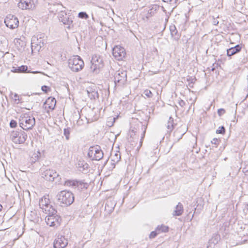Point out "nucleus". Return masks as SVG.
<instances>
[{"instance_id":"nucleus-9","label":"nucleus","mask_w":248,"mask_h":248,"mask_svg":"<svg viewBox=\"0 0 248 248\" xmlns=\"http://www.w3.org/2000/svg\"><path fill=\"white\" fill-rule=\"evenodd\" d=\"M59 20L60 22H62L64 25H67V28L70 29L71 26H72L73 17L67 14L64 11H60L58 16Z\"/></svg>"},{"instance_id":"nucleus-43","label":"nucleus","mask_w":248,"mask_h":248,"mask_svg":"<svg viewBox=\"0 0 248 248\" xmlns=\"http://www.w3.org/2000/svg\"><path fill=\"white\" fill-rule=\"evenodd\" d=\"M145 131H144L143 132V134H142V136L141 138V139H140V144H139V146L137 147V149L138 150L140 148V147L142 145V140L144 138V134H145Z\"/></svg>"},{"instance_id":"nucleus-16","label":"nucleus","mask_w":248,"mask_h":248,"mask_svg":"<svg viewBox=\"0 0 248 248\" xmlns=\"http://www.w3.org/2000/svg\"><path fill=\"white\" fill-rule=\"evenodd\" d=\"M159 7V5L157 4H152L149 6L146 18H149L153 16L158 11Z\"/></svg>"},{"instance_id":"nucleus-27","label":"nucleus","mask_w":248,"mask_h":248,"mask_svg":"<svg viewBox=\"0 0 248 248\" xmlns=\"http://www.w3.org/2000/svg\"><path fill=\"white\" fill-rule=\"evenodd\" d=\"M78 182L76 180H67L64 183V186H78Z\"/></svg>"},{"instance_id":"nucleus-34","label":"nucleus","mask_w":248,"mask_h":248,"mask_svg":"<svg viewBox=\"0 0 248 248\" xmlns=\"http://www.w3.org/2000/svg\"><path fill=\"white\" fill-rule=\"evenodd\" d=\"M143 94L148 98H151L153 96V93L150 90L146 89L144 92Z\"/></svg>"},{"instance_id":"nucleus-41","label":"nucleus","mask_w":248,"mask_h":248,"mask_svg":"<svg viewBox=\"0 0 248 248\" xmlns=\"http://www.w3.org/2000/svg\"><path fill=\"white\" fill-rule=\"evenodd\" d=\"M187 80L189 82V83L193 84L195 82L196 79L195 78H192L191 77L187 78Z\"/></svg>"},{"instance_id":"nucleus-3","label":"nucleus","mask_w":248,"mask_h":248,"mask_svg":"<svg viewBox=\"0 0 248 248\" xmlns=\"http://www.w3.org/2000/svg\"><path fill=\"white\" fill-rule=\"evenodd\" d=\"M90 66L91 71L94 74H98L101 69L104 67V62L103 58L98 55H94L92 57L91 61Z\"/></svg>"},{"instance_id":"nucleus-1","label":"nucleus","mask_w":248,"mask_h":248,"mask_svg":"<svg viewBox=\"0 0 248 248\" xmlns=\"http://www.w3.org/2000/svg\"><path fill=\"white\" fill-rule=\"evenodd\" d=\"M20 126L25 130L31 129L35 124V119L27 114H23L19 118Z\"/></svg>"},{"instance_id":"nucleus-38","label":"nucleus","mask_w":248,"mask_h":248,"mask_svg":"<svg viewBox=\"0 0 248 248\" xmlns=\"http://www.w3.org/2000/svg\"><path fill=\"white\" fill-rule=\"evenodd\" d=\"M165 2L170 3L171 4H175L178 0H162Z\"/></svg>"},{"instance_id":"nucleus-22","label":"nucleus","mask_w":248,"mask_h":248,"mask_svg":"<svg viewBox=\"0 0 248 248\" xmlns=\"http://www.w3.org/2000/svg\"><path fill=\"white\" fill-rule=\"evenodd\" d=\"M116 205L115 201L111 199L108 200L105 205L106 210H108L109 212H112Z\"/></svg>"},{"instance_id":"nucleus-51","label":"nucleus","mask_w":248,"mask_h":248,"mask_svg":"<svg viewBox=\"0 0 248 248\" xmlns=\"http://www.w3.org/2000/svg\"><path fill=\"white\" fill-rule=\"evenodd\" d=\"M183 135H181V137L178 139V140H179L180 139L182 138Z\"/></svg>"},{"instance_id":"nucleus-26","label":"nucleus","mask_w":248,"mask_h":248,"mask_svg":"<svg viewBox=\"0 0 248 248\" xmlns=\"http://www.w3.org/2000/svg\"><path fill=\"white\" fill-rule=\"evenodd\" d=\"M156 229L157 231H158V232H159V233L161 232H166L169 231V227L163 224L161 225H158L156 227Z\"/></svg>"},{"instance_id":"nucleus-40","label":"nucleus","mask_w":248,"mask_h":248,"mask_svg":"<svg viewBox=\"0 0 248 248\" xmlns=\"http://www.w3.org/2000/svg\"><path fill=\"white\" fill-rule=\"evenodd\" d=\"M41 89L44 92L46 93L49 90V88L47 86L44 85L42 86Z\"/></svg>"},{"instance_id":"nucleus-54","label":"nucleus","mask_w":248,"mask_h":248,"mask_svg":"<svg viewBox=\"0 0 248 248\" xmlns=\"http://www.w3.org/2000/svg\"><path fill=\"white\" fill-rule=\"evenodd\" d=\"M2 207V206L0 204V211L1 210Z\"/></svg>"},{"instance_id":"nucleus-53","label":"nucleus","mask_w":248,"mask_h":248,"mask_svg":"<svg viewBox=\"0 0 248 248\" xmlns=\"http://www.w3.org/2000/svg\"><path fill=\"white\" fill-rule=\"evenodd\" d=\"M31 73H38V72L37 71H34V72H32Z\"/></svg>"},{"instance_id":"nucleus-45","label":"nucleus","mask_w":248,"mask_h":248,"mask_svg":"<svg viewBox=\"0 0 248 248\" xmlns=\"http://www.w3.org/2000/svg\"><path fill=\"white\" fill-rule=\"evenodd\" d=\"M219 237L218 235H216L214 237H212V240H213L214 243H215V240L216 241V242L217 243Z\"/></svg>"},{"instance_id":"nucleus-32","label":"nucleus","mask_w":248,"mask_h":248,"mask_svg":"<svg viewBox=\"0 0 248 248\" xmlns=\"http://www.w3.org/2000/svg\"><path fill=\"white\" fill-rule=\"evenodd\" d=\"M216 133L217 134H224L225 133V128L223 126H219L218 129L217 130Z\"/></svg>"},{"instance_id":"nucleus-44","label":"nucleus","mask_w":248,"mask_h":248,"mask_svg":"<svg viewBox=\"0 0 248 248\" xmlns=\"http://www.w3.org/2000/svg\"><path fill=\"white\" fill-rule=\"evenodd\" d=\"M178 104L181 107H184L186 105V102L182 99L179 101Z\"/></svg>"},{"instance_id":"nucleus-52","label":"nucleus","mask_w":248,"mask_h":248,"mask_svg":"<svg viewBox=\"0 0 248 248\" xmlns=\"http://www.w3.org/2000/svg\"><path fill=\"white\" fill-rule=\"evenodd\" d=\"M215 68H212V69H211V70H212V71H214L215 70Z\"/></svg>"},{"instance_id":"nucleus-50","label":"nucleus","mask_w":248,"mask_h":248,"mask_svg":"<svg viewBox=\"0 0 248 248\" xmlns=\"http://www.w3.org/2000/svg\"><path fill=\"white\" fill-rule=\"evenodd\" d=\"M218 21H215L214 22V24L215 25H217L218 24Z\"/></svg>"},{"instance_id":"nucleus-11","label":"nucleus","mask_w":248,"mask_h":248,"mask_svg":"<svg viewBox=\"0 0 248 248\" xmlns=\"http://www.w3.org/2000/svg\"><path fill=\"white\" fill-rule=\"evenodd\" d=\"M40 207L42 208L46 214H50V211L52 210V206L50 205L49 199L48 196H44L39 200V203Z\"/></svg>"},{"instance_id":"nucleus-57","label":"nucleus","mask_w":248,"mask_h":248,"mask_svg":"<svg viewBox=\"0 0 248 248\" xmlns=\"http://www.w3.org/2000/svg\"><path fill=\"white\" fill-rule=\"evenodd\" d=\"M113 1H114L115 0H112Z\"/></svg>"},{"instance_id":"nucleus-39","label":"nucleus","mask_w":248,"mask_h":248,"mask_svg":"<svg viewBox=\"0 0 248 248\" xmlns=\"http://www.w3.org/2000/svg\"><path fill=\"white\" fill-rule=\"evenodd\" d=\"M225 113V110L224 108H219L217 110V113L219 116H222Z\"/></svg>"},{"instance_id":"nucleus-36","label":"nucleus","mask_w":248,"mask_h":248,"mask_svg":"<svg viewBox=\"0 0 248 248\" xmlns=\"http://www.w3.org/2000/svg\"><path fill=\"white\" fill-rule=\"evenodd\" d=\"M157 234H159V232H158V231H157V229L156 228L155 231L151 232L149 237L150 238H155L157 235Z\"/></svg>"},{"instance_id":"nucleus-47","label":"nucleus","mask_w":248,"mask_h":248,"mask_svg":"<svg viewBox=\"0 0 248 248\" xmlns=\"http://www.w3.org/2000/svg\"><path fill=\"white\" fill-rule=\"evenodd\" d=\"M17 68H18V67H13L11 71L15 73H18Z\"/></svg>"},{"instance_id":"nucleus-49","label":"nucleus","mask_w":248,"mask_h":248,"mask_svg":"<svg viewBox=\"0 0 248 248\" xmlns=\"http://www.w3.org/2000/svg\"><path fill=\"white\" fill-rule=\"evenodd\" d=\"M161 9H162V11H163L164 12L166 13V10L165 9V8H164V7L161 6Z\"/></svg>"},{"instance_id":"nucleus-35","label":"nucleus","mask_w":248,"mask_h":248,"mask_svg":"<svg viewBox=\"0 0 248 248\" xmlns=\"http://www.w3.org/2000/svg\"><path fill=\"white\" fill-rule=\"evenodd\" d=\"M78 17L81 18L87 19L89 17V16L86 13L81 12L78 13Z\"/></svg>"},{"instance_id":"nucleus-13","label":"nucleus","mask_w":248,"mask_h":248,"mask_svg":"<svg viewBox=\"0 0 248 248\" xmlns=\"http://www.w3.org/2000/svg\"><path fill=\"white\" fill-rule=\"evenodd\" d=\"M112 54L116 59L121 61L125 57L126 52L124 47L116 46L112 49Z\"/></svg>"},{"instance_id":"nucleus-15","label":"nucleus","mask_w":248,"mask_h":248,"mask_svg":"<svg viewBox=\"0 0 248 248\" xmlns=\"http://www.w3.org/2000/svg\"><path fill=\"white\" fill-rule=\"evenodd\" d=\"M41 36V35H40ZM44 40L42 38L41 36H33L31 39V46L36 47L38 50L44 46L45 44Z\"/></svg>"},{"instance_id":"nucleus-31","label":"nucleus","mask_w":248,"mask_h":248,"mask_svg":"<svg viewBox=\"0 0 248 248\" xmlns=\"http://www.w3.org/2000/svg\"><path fill=\"white\" fill-rule=\"evenodd\" d=\"M121 159V155L119 153L115 154L114 155L112 156V161L115 162H118Z\"/></svg>"},{"instance_id":"nucleus-30","label":"nucleus","mask_w":248,"mask_h":248,"mask_svg":"<svg viewBox=\"0 0 248 248\" xmlns=\"http://www.w3.org/2000/svg\"><path fill=\"white\" fill-rule=\"evenodd\" d=\"M20 133V132H19L18 131H13L11 132L10 137L11 140L14 142L15 140H16V139L17 138V136L19 135V134Z\"/></svg>"},{"instance_id":"nucleus-14","label":"nucleus","mask_w":248,"mask_h":248,"mask_svg":"<svg viewBox=\"0 0 248 248\" xmlns=\"http://www.w3.org/2000/svg\"><path fill=\"white\" fill-rule=\"evenodd\" d=\"M18 7L22 10H29L34 7L33 0H19Z\"/></svg>"},{"instance_id":"nucleus-48","label":"nucleus","mask_w":248,"mask_h":248,"mask_svg":"<svg viewBox=\"0 0 248 248\" xmlns=\"http://www.w3.org/2000/svg\"><path fill=\"white\" fill-rule=\"evenodd\" d=\"M188 86L190 88H193V84L191 83H188Z\"/></svg>"},{"instance_id":"nucleus-25","label":"nucleus","mask_w":248,"mask_h":248,"mask_svg":"<svg viewBox=\"0 0 248 248\" xmlns=\"http://www.w3.org/2000/svg\"><path fill=\"white\" fill-rule=\"evenodd\" d=\"M137 131H135L134 129L130 130L129 132L130 139H132L133 142H136V143H137V142L139 141V136H137Z\"/></svg>"},{"instance_id":"nucleus-28","label":"nucleus","mask_w":248,"mask_h":248,"mask_svg":"<svg viewBox=\"0 0 248 248\" xmlns=\"http://www.w3.org/2000/svg\"><path fill=\"white\" fill-rule=\"evenodd\" d=\"M87 92L88 96L91 99H95L96 97H98L97 92L95 91H89V90H87Z\"/></svg>"},{"instance_id":"nucleus-8","label":"nucleus","mask_w":248,"mask_h":248,"mask_svg":"<svg viewBox=\"0 0 248 248\" xmlns=\"http://www.w3.org/2000/svg\"><path fill=\"white\" fill-rule=\"evenodd\" d=\"M127 81L126 71L119 70L114 75V83L115 87H122L125 84Z\"/></svg>"},{"instance_id":"nucleus-2","label":"nucleus","mask_w":248,"mask_h":248,"mask_svg":"<svg viewBox=\"0 0 248 248\" xmlns=\"http://www.w3.org/2000/svg\"><path fill=\"white\" fill-rule=\"evenodd\" d=\"M58 202L62 206H68L74 202V197L73 194L68 191L63 190L61 191L57 195Z\"/></svg>"},{"instance_id":"nucleus-4","label":"nucleus","mask_w":248,"mask_h":248,"mask_svg":"<svg viewBox=\"0 0 248 248\" xmlns=\"http://www.w3.org/2000/svg\"><path fill=\"white\" fill-rule=\"evenodd\" d=\"M84 66L83 61L78 55L74 56L68 60V66L74 72H78L83 69Z\"/></svg>"},{"instance_id":"nucleus-17","label":"nucleus","mask_w":248,"mask_h":248,"mask_svg":"<svg viewBox=\"0 0 248 248\" xmlns=\"http://www.w3.org/2000/svg\"><path fill=\"white\" fill-rule=\"evenodd\" d=\"M242 46L240 45H237L234 47H232L227 50V55L228 56H232L241 51Z\"/></svg>"},{"instance_id":"nucleus-10","label":"nucleus","mask_w":248,"mask_h":248,"mask_svg":"<svg viewBox=\"0 0 248 248\" xmlns=\"http://www.w3.org/2000/svg\"><path fill=\"white\" fill-rule=\"evenodd\" d=\"M4 23L7 27L14 29L18 26L19 21L15 16L9 15L5 18Z\"/></svg>"},{"instance_id":"nucleus-37","label":"nucleus","mask_w":248,"mask_h":248,"mask_svg":"<svg viewBox=\"0 0 248 248\" xmlns=\"http://www.w3.org/2000/svg\"><path fill=\"white\" fill-rule=\"evenodd\" d=\"M10 126L12 128H15L17 126V123L15 120H12L10 123Z\"/></svg>"},{"instance_id":"nucleus-56","label":"nucleus","mask_w":248,"mask_h":248,"mask_svg":"<svg viewBox=\"0 0 248 248\" xmlns=\"http://www.w3.org/2000/svg\"><path fill=\"white\" fill-rule=\"evenodd\" d=\"M113 119L114 120V121H115V118H113Z\"/></svg>"},{"instance_id":"nucleus-7","label":"nucleus","mask_w":248,"mask_h":248,"mask_svg":"<svg viewBox=\"0 0 248 248\" xmlns=\"http://www.w3.org/2000/svg\"><path fill=\"white\" fill-rule=\"evenodd\" d=\"M104 154L100 149V147L96 145L90 147L88 153V157L92 160L98 161L103 157Z\"/></svg>"},{"instance_id":"nucleus-46","label":"nucleus","mask_w":248,"mask_h":248,"mask_svg":"<svg viewBox=\"0 0 248 248\" xmlns=\"http://www.w3.org/2000/svg\"><path fill=\"white\" fill-rule=\"evenodd\" d=\"M14 99L15 101H16V100H19V101L20 100V99L19 98V96L17 93H15L14 95Z\"/></svg>"},{"instance_id":"nucleus-29","label":"nucleus","mask_w":248,"mask_h":248,"mask_svg":"<svg viewBox=\"0 0 248 248\" xmlns=\"http://www.w3.org/2000/svg\"><path fill=\"white\" fill-rule=\"evenodd\" d=\"M18 73H30V71H28V67L26 65H21L18 67L17 68Z\"/></svg>"},{"instance_id":"nucleus-21","label":"nucleus","mask_w":248,"mask_h":248,"mask_svg":"<svg viewBox=\"0 0 248 248\" xmlns=\"http://www.w3.org/2000/svg\"><path fill=\"white\" fill-rule=\"evenodd\" d=\"M170 30L172 37H173L175 40L179 39L180 35L178 34L177 30L175 25H173L170 26Z\"/></svg>"},{"instance_id":"nucleus-42","label":"nucleus","mask_w":248,"mask_h":248,"mask_svg":"<svg viewBox=\"0 0 248 248\" xmlns=\"http://www.w3.org/2000/svg\"><path fill=\"white\" fill-rule=\"evenodd\" d=\"M219 140L217 138L213 139V140L211 141V143L215 145H218L219 144Z\"/></svg>"},{"instance_id":"nucleus-18","label":"nucleus","mask_w":248,"mask_h":248,"mask_svg":"<svg viewBox=\"0 0 248 248\" xmlns=\"http://www.w3.org/2000/svg\"><path fill=\"white\" fill-rule=\"evenodd\" d=\"M56 104V100L54 97H49L45 102V108H48L50 109H54Z\"/></svg>"},{"instance_id":"nucleus-23","label":"nucleus","mask_w":248,"mask_h":248,"mask_svg":"<svg viewBox=\"0 0 248 248\" xmlns=\"http://www.w3.org/2000/svg\"><path fill=\"white\" fill-rule=\"evenodd\" d=\"M78 165V168L82 169V171H87L89 168V165L84 160H79Z\"/></svg>"},{"instance_id":"nucleus-24","label":"nucleus","mask_w":248,"mask_h":248,"mask_svg":"<svg viewBox=\"0 0 248 248\" xmlns=\"http://www.w3.org/2000/svg\"><path fill=\"white\" fill-rule=\"evenodd\" d=\"M174 123L173 122V119L171 117H170L169 118V120L168 122L167 125V127L168 129L167 132H171L173 130V129H174Z\"/></svg>"},{"instance_id":"nucleus-19","label":"nucleus","mask_w":248,"mask_h":248,"mask_svg":"<svg viewBox=\"0 0 248 248\" xmlns=\"http://www.w3.org/2000/svg\"><path fill=\"white\" fill-rule=\"evenodd\" d=\"M27 138V135L24 132H20L16 140H14V143L16 144H21L24 143Z\"/></svg>"},{"instance_id":"nucleus-33","label":"nucleus","mask_w":248,"mask_h":248,"mask_svg":"<svg viewBox=\"0 0 248 248\" xmlns=\"http://www.w3.org/2000/svg\"><path fill=\"white\" fill-rule=\"evenodd\" d=\"M70 128H65L63 130V133L64 136H65L66 139L68 140L69 139V135H70Z\"/></svg>"},{"instance_id":"nucleus-55","label":"nucleus","mask_w":248,"mask_h":248,"mask_svg":"<svg viewBox=\"0 0 248 248\" xmlns=\"http://www.w3.org/2000/svg\"><path fill=\"white\" fill-rule=\"evenodd\" d=\"M177 133V131H175L174 132V134H176Z\"/></svg>"},{"instance_id":"nucleus-5","label":"nucleus","mask_w":248,"mask_h":248,"mask_svg":"<svg viewBox=\"0 0 248 248\" xmlns=\"http://www.w3.org/2000/svg\"><path fill=\"white\" fill-rule=\"evenodd\" d=\"M56 212L55 210L52 208L50 214L45 217L46 223L50 227H57L60 224L61 218L59 216L55 215Z\"/></svg>"},{"instance_id":"nucleus-20","label":"nucleus","mask_w":248,"mask_h":248,"mask_svg":"<svg viewBox=\"0 0 248 248\" xmlns=\"http://www.w3.org/2000/svg\"><path fill=\"white\" fill-rule=\"evenodd\" d=\"M183 205L181 202H179L175 207V209L173 214V216H180L183 213Z\"/></svg>"},{"instance_id":"nucleus-6","label":"nucleus","mask_w":248,"mask_h":248,"mask_svg":"<svg viewBox=\"0 0 248 248\" xmlns=\"http://www.w3.org/2000/svg\"><path fill=\"white\" fill-rule=\"evenodd\" d=\"M42 177L48 181H54L55 184H60L61 177L54 170H46L42 172Z\"/></svg>"},{"instance_id":"nucleus-12","label":"nucleus","mask_w":248,"mask_h":248,"mask_svg":"<svg viewBox=\"0 0 248 248\" xmlns=\"http://www.w3.org/2000/svg\"><path fill=\"white\" fill-rule=\"evenodd\" d=\"M68 245V240L64 236L58 235L53 242L54 248H65Z\"/></svg>"}]
</instances>
